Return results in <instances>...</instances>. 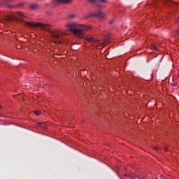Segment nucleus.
<instances>
[{
	"label": "nucleus",
	"instance_id": "nucleus-13",
	"mask_svg": "<svg viewBox=\"0 0 179 179\" xmlns=\"http://www.w3.org/2000/svg\"><path fill=\"white\" fill-rule=\"evenodd\" d=\"M34 114L36 115H40V112L36 110V111L34 112Z\"/></svg>",
	"mask_w": 179,
	"mask_h": 179
},
{
	"label": "nucleus",
	"instance_id": "nucleus-2",
	"mask_svg": "<svg viewBox=\"0 0 179 179\" xmlns=\"http://www.w3.org/2000/svg\"><path fill=\"white\" fill-rule=\"evenodd\" d=\"M66 27H67L69 31H71L74 36H76L77 37H82V36H83L84 30H90L92 29V27L89 25H83L76 23L67 24Z\"/></svg>",
	"mask_w": 179,
	"mask_h": 179
},
{
	"label": "nucleus",
	"instance_id": "nucleus-3",
	"mask_svg": "<svg viewBox=\"0 0 179 179\" xmlns=\"http://www.w3.org/2000/svg\"><path fill=\"white\" fill-rule=\"evenodd\" d=\"M93 16L99 17V19H104L106 17V13L103 12L101 10H98L96 13L85 15V18L88 19V17H93Z\"/></svg>",
	"mask_w": 179,
	"mask_h": 179
},
{
	"label": "nucleus",
	"instance_id": "nucleus-7",
	"mask_svg": "<svg viewBox=\"0 0 179 179\" xmlns=\"http://www.w3.org/2000/svg\"><path fill=\"white\" fill-rule=\"evenodd\" d=\"M30 8H31V9H33V10L37 9V8H38V5H37V4H31L30 6Z\"/></svg>",
	"mask_w": 179,
	"mask_h": 179
},
{
	"label": "nucleus",
	"instance_id": "nucleus-6",
	"mask_svg": "<svg viewBox=\"0 0 179 179\" xmlns=\"http://www.w3.org/2000/svg\"><path fill=\"white\" fill-rule=\"evenodd\" d=\"M104 3H107V0H96V6L103 8Z\"/></svg>",
	"mask_w": 179,
	"mask_h": 179
},
{
	"label": "nucleus",
	"instance_id": "nucleus-11",
	"mask_svg": "<svg viewBox=\"0 0 179 179\" xmlns=\"http://www.w3.org/2000/svg\"><path fill=\"white\" fill-rule=\"evenodd\" d=\"M151 48H152V50H157V48L156 45H152L151 46Z\"/></svg>",
	"mask_w": 179,
	"mask_h": 179
},
{
	"label": "nucleus",
	"instance_id": "nucleus-1",
	"mask_svg": "<svg viewBox=\"0 0 179 179\" xmlns=\"http://www.w3.org/2000/svg\"><path fill=\"white\" fill-rule=\"evenodd\" d=\"M12 20L20 22V23L24 24L27 27H41V29L49 31L51 37L56 38L57 40H60L61 36L63 34L62 32L50 31V27H51L50 24H45L40 22L34 23L33 22H29L24 21V15H23V13L21 12L15 13V15L13 17L9 15H4L2 19V23H6V22H12Z\"/></svg>",
	"mask_w": 179,
	"mask_h": 179
},
{
	"label": "nucleus",
	"instance_id": "nucleus-18",
	"mask_svg": "<svg viewBox=\"0 0 179 179\" xmlns=\"http://www.w3.org/2000/svg\"><path fill=\"white\" fill-rule=\"evenodd\" d=\"M10 8H13V6H9Z\"/></svg>",
	"mask_w": 179,
	"mask_h": 179
},
{
	"label": "nucleus",
	"instance_id": "nucleus-15",
	"mask_svg": "<svg viewBox=\"0 0 179 179\" xmlns=\"http://www.w3.org/2000/svg\"><path fill=\"white\" fill-rule=\"evenodd\" d=\"M113 23H114V20L110 21V24H113Z\"/></svg>",
	"mask_w": 179,
	"mask_h": 179
},
{
	"label": "nucleus",
	"instance_id": "nucleus-9",
	"mask_svg": "<svg viewBox=\"0 0 179 179\" xmlns=\"http://www.w3.org/2000/svg\"><path fill=\"white\" fill-rule=\"evenodd\" d=\"M75 17H76V15H75V14L69 15V19H75Z\"/></svg>",
	"mask_w": 179,
	"mask_h": 179
},
{
	"label": "nucleus",
	"instance_id": "nucleus-4",
	"mask_svg": "<svg viewBox=\"0 0 179 179\" xmlns=\"http://www.w3.org/2000/svg\"><path fill=\"white\" fill-rule=\"evenodd\" d=\"M85 40L88 43H92V44H97V43L100 41V40L96 39L94 37L89 35L85 37Z\"/></svg>",
	"mask_w": 179,
	"mask_h": 179
},
{
	"label": "nucleus",
	"instance_id": "nucleus-5",
	"mask_svg": "<svg viewBox=\"0 0 179 179\" xmlns=\"http://www.w3.org/2000/svg\"><path fill=\"white\" fill-rule=\"evenodd\" d=\"M53 3H55V5H59V3H72V0H52Z\"/></svg>",
	"mask_w": 179,
	"mask_h": 179
},
{
	"label": "nucleus",
	"instance_id": "nucleus-16",
	"mask_svg": "<svg viewBox=\"0 0 179 179\" xmlns=\"http://www.w3.org/2000/svg\"><path fill=\"white\" fill-rule=\"evenodd\" d=\"M22 5H23L22 3L19 4L18 6H17V8H20V6H22Z\"/></svg>",
	"mask_w": 179,
	"mask_h": 179
},
{
	"label": "nucleus",
	"instance_id": "nucleus-12",
	"mask_svg": "<svg viewBox=\"0 0 179 179\" xmlns=\"http://www.w3.org/2000/svg\"><path fill=\"white\" fill-rule=\"evenodd\" d=\"M129 178L134 179L135 178V176L134 174L129 176Z\"/></svg>",
	"mask_w": 179,
	"mask_h": 179
},
{
	"label": "nucleus",
	"instance_id": "nucleus-10",
	"mask_svg": "<svg viewBox=\"0 0 179 179\" xmlns=\"http://www.w3.org/2000/svg\"><path fill=\"white\" fill-rule=\"evenodd\" d=\"M90 3H94L96 5L97 0H88Z\"/></svg>",
	"mask_w": 179,
	"mask_h": 179
},
{
	"label": "nucleus",
	"instance_id": "nucleus-17",
	"mask_svg": "<svg viewBox=\"0 0 179 179\" xmlns=\"http://www.w3.org/2000/svg\"><path fill=\"white\" fill-rule=\"evenodd\" d=\"M165 150H169V148H167V147H165Z\"/></svg>",
	"mask_w": 179,
	"mask_h": 179
},
{
	"label": "nucleus",
	"instance_id": "nucleus-19",
	"mask_svg": "<svg viewBox=\"0 0 179 179\" xmlns=\"http://www.w3.org/2000/svg\"><path fill=\"white\" fill-rule=\"evenodd\" d=\"M0 108H1V106H0Z\"/></svg>",
	"mask_w": 179,
	"mask_h": 179
},
{
	"label": "nucleus",
	"instance_id": "nucleus-8",
	"mask_svg": "<svg viewBox=\"0 0 179 179\" xmlns=\"http://www.w3.org/2000/svg\"><path fill=\"white\" fill-rule=\"evenodd\" d=\"M109 42H110V38H106L103 41V44H105V45H107V44H108Z\"/></svg>",
	"mask_w": 179,
	"mask_h": 179
},
{
	"label": "nucleus",
	"instance_id": "nucleus-14",
	"mask_svg": "<svg viewBox=\"0 0 179 179\" xmlns=\"http://www.w3.org/2000/svg\"><path fill=\"white\" fill-rule=\"evenodd\" d=\"M155 150H157V152H159V150H162V148H159L157 147H155Z\"/></svg>",
	"mask_w": 179,
	"mask_h": 179
}]
</instances>
